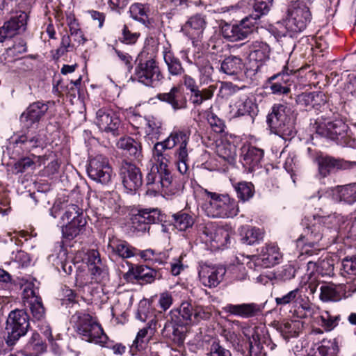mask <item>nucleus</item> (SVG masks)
Here are the masks:
<instances>
[{
  "label": "nucleus",
  "mask_w": 356,
  "mask_h": 356,
  "mask_svg": "<svg viewBox=\"0 0 356 356\" xmlns=\"http://www.w3.org/2000/svg\"><path fill=\"white\" fill-rule=\"evenodd\" d=\"M302 327L303 322L301 320H286L277 324V331L286 341L297 337Z\"/></svg>",
  "instance_id": "79ce46f5"
},
{
  "label": "nucleus",
  "mask_w": 356,
  "mask_h": 356,
  "mask_svg": "<svg viewBox=\"0 0 356 356\" xmlns=\"http://www.w3.org/2000/svg\"><path fill=\"white\" fill-rule=\"evenodd\" d=\"M311 126L316 134L334 140L341 146L348 145V127L342 120L318 118Z\"/></svg>",
  "instance_id": "0eeeda50"
},
{
  "label": "nucleus",
  "mask_w": 356,
  "mask_h": 356,
  "mask_svg": "<svg viewBox=\"0 0 356 356\" xmlns=\"http://www.w3.org/2000/svg\"><path fill=\"white\" fill-rule=\"evenodd\" d=\"M207 26L205 16L196 14L191 16L182 26L183 33L191 40L193 45L197 46L203 40L204 31Z\"/></svg>",
  "instance_id": "a211bd4d"
},
{
  "label": "nucleus",
  "mask_w": 356,
  "mask_h": 356,
  "mask_svg": "<svg viewBox=\"0 0 356 356\" xmlns=\"http://www.w3.org/2000/svg\"><path fill=\"white\" fill-rule=\"evenodd\" d=\"M44 156L32 155L31 157H24L19 159L14 165V170L16 174L22 173L26 170L35 167V165H41L45 161Z\"/></svg>",
  "instance_id": "6e6d98bb"
},
{
  "label": "nucleus",
  "mask_w": 356,
  "mask_h": 356,
  "mask_svg": "<svg viewBox=\"0 0 356 356\" xmlns=\"http://www.w3.org/2000/svg\"><path fill=\"white\" fill-rule=\"evenodd\" d=\"M49 259L54 262V265H55L57 268L60 267L66 274H71L73 270V267L77 269L80 268V266H76V264H72L71 261L67 260L66 251L63 249L59 250L56 259H54V255H51Z\"/></svg>",
  "instance_id": "4d7b16f0"
},
{
  "label": "nucleus",
  "mask_w": 356,
  "mask_h": 356,
  "mask_svg": "<svg viewBox=\"0 0 356 356\" xmlns=\"http://www.w3.org/2000/svg\"><path fill=\"white\" fill-rule=\"evenodd\" d=\"M119 40L127 44L136 43L140 36V33L131 31L127 24H123Z\"/></svg>",
  "instance_id": "338daca9"
},
{
  "label": "nucleus",
  "mask_w": 356,
  "mask_h": 356,
  "mask_svg": "<svg viewBox=\"0 0 356 356\" xmlns=\"http://www.w3.org/2000/svg\"><path fill=\"white\" fill-rule=\"evenodd\" d=\"M296 115L288 104H275L266 117L271 132L284 140H289L296 134Z\"/></svg>",
  "instance_id": "20e7f679"
},
{
  "label": "nucleus",
  "mask_w": 356,
  "mask_h": 356,
  "mask_svg": "<svg viewBox=\"0 0 356 356\" xmlns=\"http://www.w3.org/2000/svg\"><path fill=\"white\" fill-rule=\"evenodd\" d=\"M309 223L303 232L297 240V246L301 247L299 255L300 260H304L306 257L318 255L321 248H317L323 234V228L337 229L339 218L335 214L328 216L314 215L312 219L308 220Z\"/></svg>",
  "instance_id": "f03ea898"
},
{
  "label": "nucleus",
  "mask_w": 356,
  "mask_h": 356,
  "mask_svg": "<svg viewBox=\"0 0 356 356\" xmlns=\"http://www.w3.org/2000/svg\"><path fill=\"white\" fill-rule=\"evenodd\" d=\"M311 0H293L288 3L284 20L286 29L291 33L304 31L311 22L312 15Z\"/></svg>",
  "instance_id": "423d86ee"
},
{
  "label": "nucleus",
  "mask_w": 356,
  "mask_h": 356,
  "mask_svg": "<svg viewBox=\"0 0 356 356\" xmlns=\"http://www.w3.org/2000/svg\"><path fill=\"white\" fill-rule=\"evenodd\" d=\"M236 151L235 145L227 140H221L216 143V154L229 163L234 161L236 155Z\"/></svg>",
  "instance_id": "3c124183"
},
{
  "label": "nucleus",
  "mask_w": 356,
  "mask_h": 356,
  "mask_svg": "<svg viewBox=\"0 0 356 356\" xmlns=\"http://www.w3.org/2000/svg\"><path fill=\"white\" fill-rule=\"evenodd\" d=\"M84 218L83 209L76 204H71L66 207L65 211L61 217L63 223L74 222L78 218Z\"/></svg>",
  "instance_id": "e2e57ef3"
},
{
  "label": "nucleus",
  "mask_w": 356,
  "mask_h": 356,
  "mask_svg": "<svg viewBox=\"0 0 356 356\" xmlns=\"http://www.w3.org/2000/svg\"><path fill=\"white\" fill-rule=\"evenodd\" d=\"M86 225L85 218H78L74 222L63 223L61 227L63 237L67 239L74 238L80 234Z\"/></svg>",
  "instance_id": "864d4df0"
},
{
  "label": "nucleus",
  "mask_w": 356,
  "mask_h": 356,
  "mask_svg": "<svg viewBox=\"0 0 356 356\" xmlns=\"http://www.w3.org/2000/svg\"><path fill=\"white\" fill-rule=\"evenodd\" d=\"M157 98L170 104L175 111L185 109L187 107L186 98L179 87L174 86L168 92L159 93L157 95Z\"/></svg>",
  "instance_id": "72a5a7b5"
},
{
  "label": "nucleus",
  "mask_w": 356,
  "mask_h": 356,
  "mask_svg": "<svg viewBox=\"0 0 356 356\" xmlns=\"http://www.w3.org/2000/svg\"><path fill=\"white\" fill-rule=\"evenodd\" d=\"M273 0H254V13L249 15L254 20H257L263 15H266L272 5Z\"/></svg>",
  "instance_id": "680f3d73"
},
{
  "label": "nucleus",
  "mask_w": 356,
  "mask_h": 356,
  "mask_svg": "<svg viewBox=\"0 0 356 356\" xmlns=\"http://www.w3.org/2000/svg\"><path fill=\"white\" fill-rule=\"evenodd\" d=\"M106 252L110 257L129 259L137 255L138 250L128 242L115 236L109 237Z\"/></svg>",
  "instance_id": "a878e982"
},
{
  "label": "nucleus",
  "mask_w": 356,
  "mask_h": 356,
  "mask_svg": "<svg viewBox=\"0 0 356 356\" xmlns=\"http://www.w3.org/2000/svg\"><path fill=\"white\" fill-rule=\"evenodd\" d=\"M173 225L179 231H185L194 224V218L190 214L179 211L172 215Z\"/></svg>",
  "instance_id": "13d9d810"
},
{
  "label": "nucleus",
  "mask_w": 356,
  "mask_h": 356,
  "mask_svg": "<svg viewBox=\"0 0 356 356\" xmlns=\"http://www.w3.org/2000/svg\"><path fill=\"white\" fill-rule=\"evenodd\" d=\"M134 79L143 85L154 88L160 85L163 75L154 59L140 63L135 68Z\"/></svg>",
  "instance_id": "f8f14e48"
},
{
  "label": "nucleus",
  "mask_w": 356,
  "mask_h": 356,
  "mask_svg": "<svg viewBox=\"0 0 356 356\" xmlns=\"http://www.w3.org/2000/svg\"><path fill=\"white\" fill-rule=\"evenodd\" d=\"M332 192L336 200L348 204L356 202V183L344 186H338L332 189Z\"/></svg>",
  "instance_id": "09e8293b"
},
{
  "label": "nucleus",
  "mask_w": 356,
  "mask_h": 356,
  "mask_svg": "<svg viewBox=\"0 0 356 356\" xmlns=\"http://www.w3.org/2000/svg\"><path fill=\"white\" fill-rule=\"evenodd\" d=\"M158 164L152 165L147 174L145 181L147 187V193L151 195L161 193L169 168L168 159H161V157L153 155Z\"/></svg>",
  "instance_id": "ddd939ff"
},
{
  "label": "nucleus",
  "mask_w": 356,
  "mask_h": 356,
  "mask_svg": "<svg viewBox=\"0 0 356 356\" xmlns=\"http://www.w3.org/2000/svg\"><path fill=\"white\" fill-rule=\"evenodd\" d=\"M155 270L143 265L129 264V270L124 274L123 277L127 282H134L135 280L140 284L152 283L156 277Z\"/></svg>",
  "instance_id": "bb28decb"
},
{
  "label": "nucleus",
  "mask_w": 356,
  "mask_h": 356,
  "mask_svg": "<svg viewBox=\"0 0 356 356\" xmlns=\"http://www.w3.org/2000/svg\"><path fill=\"white\" fill-rule=\"evenodd\" d=\"M318 173L326 177L334 170H351L356 168V161L335 159L330 156H320L317 158Z\"/></svg>",
  "instance_id": "f3484780"
},
{
  "label": "nucleus",
  "mask_w": 356,
  "mask_h": 356,
  "mask_svg": "<svg viewBox=\"0 0 356 356\" xmlns=\"http://www.w3.org/2000/svg\"><path fill=\"white\" fill-rule=\"evenodd\" d=\"M302 309L305 312V317L316 318L317 323L327 331L334 329L340 320L339 315L333 316L327 311H320L315 305H302Z\"/></svg>",
  "instance_id": "5701e85b"
},
{
  "label": "nucleus",
  "mask_w": 356,
  "mask_h": 356,
  "mask_svg": "<svg viewBox=\"0 0 356 356\" xmlns=\"http://www.w3.org/2000/svg\"><path fill=\"white\" fill-rule=\"evenodd\" d=\"M95 124L101 131L117 135L120 120L113 111L103 108L97 111Z\"/></svg>",
  "instance_id": "412c9836"
},
{
  "label": "nucleus",
  "mask_w": 356,
  "mask_h": 356,
  "mask_svg": "<svg viewBox=\"0 0 356 356\" xmlns=\"http://www.w3.org/2000/svg\"><path fill=\"white\" fill-rule=\"evenodd\" d=\"M237 197L243 202L252 198L254 194V187L251 182L241 181L234 185Z\"/></svg>",
  "instance_id": "bf43d9fd"
},
{
  "label": "nucleus",
  "mask_w": 356,
  "mask_h": 356,
  "mask_svg": "<svg viewBox=\"0 0 356 356\" xmlns=\"http://www.w3.org/2000/svg\"><path fill=\"white\" fill-rule=\"evenodd\" d=\"M226 313L236 316L243 318H249L257 316L261 312L259 305L251 303L227 304L223 307Z\"/></svg>",
  "instance_id": "c9c22d12"
},
{
  "label": "nucleus",
  "mask_w": 356,
  "mask_h": 356,
  "mask_svg": "<svg viewBox=\"0 0 356 356\" xmlns=\"http://www.w3.org/2000/svg\"><path fill=\"white\" fill-rule=\"evenodd\" d=\"M339 352L338 342L336 339H324L316 343L311 349V356H337Z\"/></svg>",
  "instance_id": "37998d69"
},
{
  "label": "nucleus",
  "mask_w": 356,
  "mask_h": 356,
  "mask_svg": "<svg viewBox=\"0 0 356 356\" xmlns=\"http://www.w3.org/2000/svg\"><path fill=\"white\" fill-rule=\"evenodd\" d=\"M181 58L188 63L195 65L200 72V84H207L212 80V74L213 73V67L207 59V56L202 54L198 53L194 55L193 58L187 56L185 51L181 52Z\"/></svg>",
  "instance_id": "4be33fe9"
},
{
  "label": "nucleus",
  "mask_w": 356,
  "mask_h": 356,
  "mask_svg": "<svg viewBox=\"0 0 356 356\" xmlns=\"http://www.w3.org/2000/svg\"><path fill=\"white\" fill-rule=\"evenodd\" d=\"M262 238V234L259 229L255 227H248L245 229V235L242 238L244 243L253 245Z\"/></svg>",
  "instance_id": "69168bd1"
},
{
  "label": "nucleus",
  "mask_w": 356,
  "mask_h": 356,
  "mask_svg": "<svg viewBox=\"0 0 356 356\" xmlns=\"http://www.w3.org/2000/svg\"><path fill=\"white\" fill-rule=\"evenodd\" d=\"M233 328L235 327L241 329L244 336L249 341V356H266V350L261 343L258 334V328L245 326L239 321L234 320L232 322Z\"/></svg>",
  "instance_id": "6ab92c4d"
},
{
  "label": "nucleus",
  "mask_w": 356,
  "mask_h": 356,
  "mask_svg": "<svg viewBox=\"0 0 356 356\" xmlns=\"http://www.w3.org/2000/svg\"><path fill=\"white\" fill-rule=\"evenodd\" d=\"M46 346L38 333H33L26 345V350L31 356H38L45 350Z\"/></svg>",
  "instance_id": "052dcab7"
},
{
  "label": "nucleus",
  "mask_w": 356,
  "mask_h": 356,
  "mask_svg": "<svg viewBox=\"0 0 356 356\" xmlns=\"http://www.w3.org/2000/svg\"><path fill=\"white\" fill-rule=\"evenodd\" d=\"M23 294L24 298L28 300L33 317L38 321L41 320L44 315V308L41 298L37 296L33 282L27 283L23 290Z\"/></svg>",
  "instance_id": "473e14b6"
},
{
  "label": "nucleus",
  "mask_w": 356,
  "mask_h": 356,
  "mask_svg": "<svg viewBox=\"0 0 356 356\" xmlns=\"http://www.w3.org/2000/svg\"><path fill=\"white\" fill-rule=\"evenodd\" d=\"M163 57L168 67V72L172 76H180L184 72V69L179 58L175 56L170 45L167 44L163 47Z\"/></svg>",
  "instance_id": "c03bdc74"
},
{
  "label": "nucleus",
  "mask_w": 356,
  "mask_h": 356,
  "mask_svg": "<svg viewBox=\"0 0 356 356\" xmlns=\"http://www.w3.org/2000/svg\"><path fill=\"white\" fill-rule=\"evenodd\" d=\"M306 291V287L300 285L286 293L276 297L275 298V303L277 306H280L281 307L290 305L299 304L302 309V305H308L305 302V293Z\"/></svg>",
  "instance_id": "e433bc0d"
},
{
  "label": "nucleus",
  "mask_w": 356,
  "mask_h": 356,
  "mask_svg": "<svg viewBox=\"0 0 356 356\" xmlns=\"http://www.w3.org/2000/svg\"><path fill=\"white\" fill-rule=\"evenodd\" d=\"M28 15L25 12H19L6 22L3 25L8 32V35L13 37L26 30Z\"/></svg>",
  "instance_id": "de8ad7c7"
},
{
  "label": "nucleus",
  "mask_w": 356,
  "mask_h": 356,
  "mask_svg": "<svg viewBox=\"0 0 356 356\" xmlns=\"http://www.w3.org/2000/svg\"><path fill=\"white\" fill-rule=\"evenodd\" d=\"M104 209H108L111 213H118L120 209L119 197L116 193L110 194L104 198Z\"/></svg>",
  "instance_id": "774afa93"
},
{
  "label": "nucleus",
  "mask_w": 356,
  "mask_h": 356,
  "mask_svg": "<svg viewBox=\"0 0 356 356\" xmlns=\"http://www.w3.org/2000/svg\"><path fill=\"white\" fill-rule=\"evenodd\" d=\"M119 175L127 193H134L142 186L143 178L140 170L130 162L122 161Z\"/></svg>",
  "instance_id": "2eb2a0df"
},
{
  "label": "nucleus",
  "mask_w": 356,
  "mask_h": 356,
  "mask_svg": "<svg viewBox=\"0 0 356 356\" xmlns=\"http://www.w3.org/2000/svg\"><path fill=\"white\" fill-rule=\"evenodd\" d=\"M289 74L287 71H283L282 73L275 74L269 78V88L274 95L288 94L291 91L289 84Z\"/></svg>",
  "instance_id": "a19ab883"
},
{
  "label": "nucleus",
  "mask_w": 356,
  "mask_h": 356,
  "mask_svg": "<svg viewBox=\"0 0 356 356\" xmlns=\"http://www.w3.org/2000/svg\"><path fill=\"white\" fill-rule=\"evenodd\" d=\"M161 212L157 209L139 210L132 218V227L138 232H144L149 229V225L161 221Z\"/></svg>",
  "instance_id": "393cba45"
},
{
  "label": "nucleus",
  "mask_w": 356,
  "mask_h": 356,
  "mask_svg": "<svg viewBox=\"0 0 356 356\" xmlns=\"http://www.w3.org/2000/svg\"><path fill=\"white\" fill-rule=\"evenodd\" d=\"M29 327V316L23 309L12 311L6 321V330L8 333L7 343L13 345L15 341L24 336Z\"/></svg>",
  "instance_id": "9b49d317"
},
{
  "label": "nucleus",
  "mask_w": 356,
  "mask_h": 356,
  "mask_svg": "<svg viewBox=\"0 0 356 356\" xmlns=\"http://www.w3.org/2000/svg\"><path fill=\"white\" fill-rule=\"evenodd\" d=\"M241 152L243 164L248 167L249 170L253 171L260 166L264 154L262 149L247 145L243 146Z\"/></svg>",
  "instance_id": "4c0bfd02"
},
{
  "label": "nucleus",
  "mask_w": 356,
  "mask_h": 356,
  "mask_svg": "<svg viewBox=\"0 0 356 356\" xmlns=\"http://www.w3.org/2000/svg\"><path fill=\"white\" fill-rule=\"evenodd\" d=\"M118 147L124 150L126 154L139 159L141 156V146L134 139L127 137L119 140Z\"/></svg>",
  "instance_id": "5fc2aeb1"
},
{
  "label": "nucleus",
  "mask_w": 356,
  "mask_h": 356,
  "mask_svg": "<svg viewBox=\"0 0 356 356\" xmlns=\"http://www.w3.org/2000/svg\"><path fill=\"white\" fill-rule=\"evenodd\" d=\"M257 22L251 16L248 15L238 23L227 24L222 27V34L229 41H238L246 38L253 31Z\"/></svg>",
  "instance_id": "4468645a"
},
{
  "label": "nucleus",
  "mask_w": 356,
  "mask_h": 356,
  "mask_svg": "<svg viewBox=\"0 0 356 356\" xmlns=\"http://www.w3.org/2000/svg\"><path fill=\"white\" fill-rule=\"evenodd\" d=\"M129 12L130 17L135 21L141 23L148 29L153 28V24L148 17L149 8L147 4L134 3L130 6Z\"/></svg>",
  "instance_id": "49530a36"
},
{
  "label": "nucleus",
  "mask_w": 356,
  "mask_h": 356,
  "mask_svg": "<svg viewBox=\"0 0 356 356\" xmlns=\"http://www.w3.org/2000/svg\"><path fill=\"white\" fill-rule=\"evenodd\" d=\"M270 48L269 45L261 41H254L250 46L248 61L250 67L257 72L270 58Z\"/></svg>",
  "instance_id": "aec40b11"
},
{
  "label": "nucleus",
  "mask_w": 356,
  "mask_h": 356,
  "mask_svg": "<svg viewBox=\"0 0 356 356\" xmlns=\"http://www.w3.org/2000/svg\"><path fill=\"white\" fill-rule=\"evenodd\" d=\"M341 274L343 277L356 275V257H346L341 261Z\"/></svg>",
  "instance_id": "0e129e2a"
},
{
  "label": "nucleus",
  "mask_w": 356,
  "mask_h": 356,
  "mask_svg": "<svg viewBox=\"0 0 356 356\" xmlns=\"http://www.w3.org/2000/svg\"><path fill=\"white\" fill-rule=\"evenodd\" d=\"M163 181V186L161 193L163 196H177L182 193L184 187L183 181L179 178L174 177L170 170L166 177H164Z\"/></svg>",
  "instance_id": "a18cd8bd"
},
{
  "label": "nucleus",
  "mask_w": 356,
  "mask_h": 356,
  "mask_svg": "<svg viewBox=\"0 0 356 356\" xmlns=\"http://www.w3.org/2000/svg\"><path fill=\"white\" fill-rule=\"evenodd\" d=\"M201 241L213 250L227 248L230 243V232L227 227L218 226L216 222H208L200 225Z\"/></svg>",
  "instance_id": "1a4fd4ad"
},
{
  "label": "nucleus",
  "mask_w": 356,
  "mask_h": 356,
  "mask_svg": "<svg viewBox=\"0 0 356 356\" xmlns=\"http://www.w3.org/2000/svg\"><path fill=\"white\" fill-rule=\"evenodd\" d=\"M86 225L85 218H78L74 222L63 223L61 227L63 237L67 239L74 238L80 234Z\"/></svg>",
  "instance_id": "603ef678"
},
{
  "label": "nucleus",
  "mask_w": 356,
  "mask_h": 356,
  "mask_svg": "<svg viewBox=\"0 0 356 356\" xmlns=\"http://www.w3.org/2000/svg\"><path fill=\"white\" fill-rule=\"evenodd\" d=\"M183 81L187 90L191 92L189 100L195 106H200L204 102L211 99L217 89L216 84H211L200 90L195 79L188 74L184 75Z\"/></svg>",
  "instance_id": "dca6fc26"
},
{
  "label": "nucleus",
  "mask_w": 356,
  "mask_h": 356,
  "mask_svg": "<svg viewBox=\"0 0 356 356\" xmlns=\"http://www.w3.org/2000/svg\"><path fill=\"white\" fill-rule=\"evenodd\" d=\"M154 320L152 319L147 325L138 332L136 337L131 346V352L133 355H137V353H147L149 341L154 334V327H152Z\"/></svg>",
  "instance_id": "2f4dec72"
},
{
  "label": "nucleus",
  "mask_w": 356,
  "mask_h": 356,
  "mask_svg": "<svg viewBox=\"0 0 356 356\" xmlns=\"http://www.w3.org/2000/svg\"><path fill=\"white\" fill-rule=\"evenodd\" d=\"M212 314V307L200 304L193 305L183 302L179 308L172 309L162 330L163 338L177 346H181L186 338V325L197 324L201 321L209 320Z\"/></svg>",
  "instance_id": "f257e3e1"
},
{
  "label": "nucleus",
  "mask_w": 356,
  "mask_h": 356,
  "mask_svg": "<svg viewBox=\"0 0 356 356\" xmlns=\"http://www.w3.org/2000/svg\"><path fill=\"white\" fill-rule=\"evenodd\" d=\"M226 269L222 266L202 265L199 270L200 280L203 285L216 287L222 280Z\"/></svg>",
  "instance_id": "c85d7f7f"
},
{
  "label": "nucleus",
  "mask_w": 356,
  "mask_h": 356,
  "mask_svg": "<svg viewBox=\"0 0 356 356\" xmlns=\"http://www.w3.org/2000/svg\"><path fill=\"white\" fill-rule=\"evenodd\" d=\"M259 112L257 104L253 98L247 95L240 97L234 103V117L250 116L252 120Z\"/></svg>",
  "instance_id": "f704fd0d"
},
{
  "label": "nucleus",
  "mask_w": 356,
  "mask_h": 356,
  "mask_svg": "<svg viewBox=\"0 0 356 356\" xmlns=\"http://www.w3.org/2000/svg\"><path fill=\"white\" fill-rule=\"evenodd\" d=\"M49 109L47 104L36 102L30 104L20 116V121L23 127L30 129L39 122Z\"/></svg>",
  "instance_id": "cd10ccee"
},
{
  "label": "nucleus",
  "mask_w": 356,
  "mask_h": 356,
  "mask_svg": "<svg viewBox=\"0 0 356 356\" xmlns=\"http://www.w3.org/2000/svg\"><path fill=\"white\" fill-rule=\"evenodd\" d=\"M282 254L275 244H268L263 247L259 256L254 258L253 262L257 266L269 268L279 264Z\"/></svg>",
  "instance_id": "7c9ffc66"
},
{
  "label": "nucleus",
  "mask_w": 356,
  "mask_h": 356,
  "mask_svg": "<svg viewBox=\"0 0 356 356\" xmlns=\"http://www.w3.org/2000/svg\"><path fill=\"white\" fill-rule=\"evenodd\" d=\"M70 323L81 339L95 344H104L108 337L97 318L86 311H76L70 318Z\"/></svg>",
  "instance_id": "39448f33"
},
{
  "label": "nucleus",
  "mask_w": 356,
  "mask_h": 356,
  "mask_svg": "<svg viewBox=\"0 0 356 356\" xmlns=\"http://www.w3.org/2000/svg\"><path fill=\"white\" fill-rule=\"evenodd\" d=\"M243 66L244 64L241 58L230 56L222 61L220 71L229 76H235L243 71Z\"/></svg>",
  "instance_id": "8fccbe9b"
},
{
  "label": "nucleus",
  "mask_w": 356,
  "mask_h": 356,
  "mask_svg": "<svg viewBox=\"0 0 356 356\" xmlns=\"http://www.w3.org/2000/svg\"><path fill=\"white\" fill-rule=\"evenodd\" d=\"M204 200L201 209L208 217L212 218H229L236 216L239 207L236 200L226 193H218L204 190Z\"/></svg>",
  "instance_id": "7ed1b4c3"
},
{
  "label": "nucleus",
  "mask_w": 356,
  "mask_h": 356,
  "mask_svg": "<svg viewBox=\"0 0 356 356\" xmlns=\"http://www.w3.org/2000/svg\"><path fill=\"white\" fill-rule=\"evenodd\" d=\"M87 174L94 181L105 186L111 184L115 177L108 159L102 154L90 158Z\"/></svg>",
  "instance_id": "9d476101"
},
{
  "label": "nucleus",
  "mask_w": 356,
  "mask_h": 356,
  "mask_svg": "<svg viewBox=\"0 0 356 356\" xmlns=\"http://www.w3.org/2000/svg\"><path fill=\"white\" fill-rule=\"evenodd\" d=\"M347 286L343 284L324 282L320 286V299L323 302L338 301L346 297Z\"/></svg>",
  "instance_id": "ea45409f"
},
{
  "label": "nucleus",
  "mask_w": 356,
  "mask_h": 356,
  "mask_svg": "<svg viewBox=\"0 0 356 356\" xmlns=\"http://www.w3.org/2000/svg\"><path fill=\"white\" fill-rule=\"evenodd\" d=\"M190 136L191 131L189 129H174L164 140L154 144L153 155L161 157V160L163 159H168V155L163 154V152L177 147L175 155L179 154L183 156L186 153H189L188 145Z\"/></svg>",
  "instance_id": "6e6552de"
},
{
  "label": "nucleus",
  "mask_w": 356,
  "mask_h": 356,
  "mask_svg": "<svg viewBox=\"0 0 356 356\" xmlns=\"http://www.w3.org/2000/svg\"><path fill=\"white\" fill-rule=\"evenodd\" d=\"M85 259L92 279L95 282H101L108 279L107 269L103 264L97 250H89L86 254Z\"/></svg>",
  "instance_id": "b1692460"
},
{
  "label": "nucleus",
  "mask_w": 356,
  "mask_h": 356,
  "mask_svg": "<svg viewBox=\"0 0 356 356\" xmlns=\"http://www.w3.org/2000/svg\"><path fill=\"white\" fill-rule=\"evenodd\" d=\"M143 124V129L146 140L152 143L158 140L162 133V121L153 115H147L145 118H139Z\"/></svg>",
  "instance_id": "58836bf2"
},
{
  "label": "nucleus",
  "mask_w": 356,
  "mask_h": 356,
  "mask_svg": "<svg viewBox=\"0 0 356 356\" xmlns=\"http://www.w3.org/2000/svg\"><path fill=\"white\" fill-rule=\"evenodd\" d=\"M46 137L43 131L27 132L20 135L15 140V145L23 151H31L35 148L43 147Z\"/></svg>",
  "instance_id": "c756f323"
}]
</instances>
